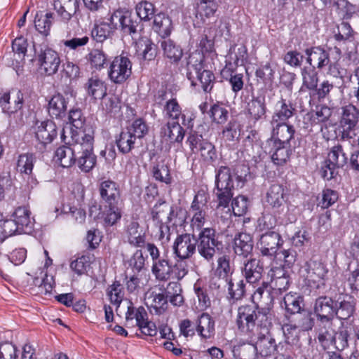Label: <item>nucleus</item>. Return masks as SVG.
I'll use <instances>...</instances> for the list:
<instances>
[{
	"label": "nucleus",
	"mask_w": 359,
	"mask_h": 359,
	"mask_svg": "<svg viewBox=\"0 0 359 359\" xmlns=\"http://www.w3.org/2000/svg\"><path fill=\"white\" fill-rule=\"evenodd\" d=\"M72 147L62 146L57 149L55 157L63 168L72 166L76 161L75 153H80V146L78 143L69 144Z\"/></svg>",
	"instance_id": "nucleus-16"
},
{
	"label": "nucleus",
	"mask_w": 359,
	"mask_h": 359,
	"mask_svg": "<svg viewBox=\"0 0 359 359\" xmlns=\"http://www.w3.org/2000/svg\"><path fill=\"white\" fill-rule=\"evenodd\" d=\"M266 201L274 210H279L283 206L286 202L283 187L278 184L271 185L266 193Z\"/></svg>",
	"instance_id": "nucleus-23"
},
{
	"label": "nucleus",
	"mask_w": 359,
	"mask_h": 359,
	"mask_svg": "<svg viewBox=\"0 0 359 359\" xmlns=\"http://www.w3.org/2000/svg\"><path fill=\"white\" fill-rule=\"evenodd\" d=\"M132 63L129 58L123 56L116 57L109 66L108 75L115 83H122L131 75Z\"/></svg>",
	"instance_id": "nucleus-7"
},
{
	"label": "nucleus",
	"mask_w": 359,
	"mask_h": 359,
	"mask_svg": "<svg viewBox=\"0 0 359 359\" xmlns=\"http://www.w3.org/2000/svg\"><path fill=\"white\" fill-rule=\"evenodd\" d=\"M198 152L200 153L202 158L208 163H212L217 159L215 147L208 140L202 143L201 147L198 148Z\"/></svg>",
	"instance_id": "nucleus-57"
},
{
	"label": "nucleus",
	"mask_w": 359,
	"mask_h": 359,
	"mask_svg": "<svg viewBox=\"0 0 359 359\" xmlns=\"http://www.w3.org/2000/svg\"><path fill=\"white\" fill-rule=\"evenodd\" d=\"M302 305L303 298L296 293L291 292L285 295L281 303V307L285 309L286 313L290 315L296 314L304 309Z\"/></svg>",
	"instance_id": "nucleus-31"
},
{
	"label": "nucleus",
	"mask_w": 359,
	"mask_h": 359,
	"mask_svg": "<svg viewBox=\"0 0 359 359\" xmlns=\"http://www.w3.org/2000/svg\"><path fill=\"white\" fill-rule=\"evenodd\" d=\"M203 62L201 52L196 50L190 53L187 58V76L192 86H198V81L203 90L208 93L212 90L215 77L211 71L204 69Z\"/></svg>",
	"instance_id": "nucleus-2"
},
{
	"label": "nucleus",
	"mask_w": 359,
	"mask_h": 359,
	"mask_svg": "<svg viewBox=\"0 0 359 359\" xmlns=\"http://www.w3.org/2000/svg\"><path fill=\"white\" fill-rule=\"evenodd\" d=\"M238 135V124L235 120L230 121L222 132V137L225 142H233Z\"/></svg>",
	"instance_id": "nucleus-61"
},
{
	"label": "nucleus",
	"mask_w": 359,
	"mask_h": 359,
	"mask_svg": "<svg viewBox=\"0 0 359 359\" xmlns=\"http://www.w3.org/2000/svg\"><path fill=\"white\" fill-rule=\"evenodd\" d=\"M219 4L217 0H200L197 4V15L202 19L209 18L215 15Z\"/></svg>",
	"instance_id": "nucleus-46"
},
{
	"label": "nucleus",
	"mask_w": 359,
	"mask_h": 359,
	"mask_svg": "<svg viewBox=\"0 0 359 359\" xmlns=\"http://www.w3.org/2000/svg\"><path fill=\"white\" fill-rule=\"evenodd\" d=\"M339 125L341 128V139L350 140L354 139L359 129V109L353 104L341 107Z\"/></svg>",
	"instance_id": "nucleus-6"
},
{
	"label": "nucleus",
	"mask_w": 359,
	"mask_h": 359,
	"mask_svg": "<svg viewBox=\"0 0 359 359\" xmlns=\"http://www.w3.org/2000/svg\"><path fill=\"white\" fill-rule=\"evenodd\" d=\"M296 315L294 323L297 325L301 331H309L313 328L314 320L309 311L303 309L299 313H296Z\"/></svg>",
	"instance_id": "nucleus-47"
},
{
	"label": "nucleus",
	"mask_w": 359,
	"mask_h": 359,
	"mask_svg": "<svg viewBox=\"0 0 359 359\" xmlns=\"http://www.w3.org/2000/svg\"><path fill=\"white\" fill-rule=\"evenodd\" d=\"M67 102L60 93L53 95L48 102V113L52 117L60 118L65 115Z\"/></svg>",
	"instance_id": "nucleus-35"
},
{
	"label": "nucleus",
	"mask_w": 359,
	"mask_h": 359,
	"mask_svg": "<svg viewBox=\"0 0 359 359\" xmlns=\"http://www.w3.org/2000/svg\"><path fill=\"white\" fill-rule=\"evenodd\" d=\"M209 195L203 190L198 191L191 205L193 212H207L208 210Z\"/></svg>",
	"instance_id": "nucleus-52"
},
{
	"label": "nucleus",
	"mask_w": 359,
	"mask_h": 359,
	"mask_svg": "<svg viewBox=\"0 0 359 359\" xmlns=\"http://www.w3.org/2000/svg\"><path fill=\"white\" fill-rule=\"evenodd\" d=\"M248 111L251 119L257 121L266 117L265 98L262 96L253 97L248 104Z\"/></svg>",
	"instance_id": "nucleus-30"
},
{
	"label": "nucleus",
	"mask_w": 359,
	"mask_h": 359,
	"mask_svg": "<svg viewBox=\"0 0 359 359\" xmlns=\"http://www.w3.org/2000/svg\"><path fill=\"white\" fill-rule=\"evenodd\" d=\"M147 316L145 309L142 306H140L137 309L133 306H128V311L126 314V326H138L144 319V317H147Z\"/></svg>",
	"instance_id": "nucleus-41"
},
{
	"label": "nucleus",
	"mask_w": 359,
	"mask_h": 359,
	"mask_svg": "<svg viewBox=\"0 0 359 359\" xmlns=\"http://www.w3.org/2000/svg\"><path fill=\"white\" fill-rule=\"evenodd\" d=\"M161 47L163 55L172 63L178 62L183 55L181 46L170 39H163L161 41Z\"/></svg>",
	"instance_id": "nucleus-29"
},
{
	"label": "nucleus",
	"mask_w": 359,
	"mask_h": 359,
	"mask_svg": "<svg viewBox=\"0 0 359 359\" xmlns=\"http://www.w3.org/2000/svg\"><path fill=\"white\" fill-rule=\"evenodd\" d=\"M181 292L182 288L180 284L178 282L173 281L170 282L167 285L164 294L169 299L172 304L174 306H180L184 302Z\"/></svg>",
	"instance_id": "nucleus-44"
},
{
	"label": "nucleus",
	"mask_w": 359,
	"mask_h": 359,
	"mask_svg": "<svg viewBox=\"0 0 359 359\" xmlns=\"http://www.w3.org/2000/svg\"><path fill=\"white\" fill-rule=\"evenodd\" d=\"M53 15L51 13H47L44 15H36L34 21L35 27L40 33L48 35L52 25Z\"/></svg>",
	"instance_id": "nucleus-56"
},
{
	"label": "nucleus",
	"mask_w": 359,
	"mask_h": 359,
	"mask_svg": "<svg viewBox=\"0 0 359 359\" xmlns=\"http://www.w3.org/2000/svg\"><path fill=\"white\" fill-rule=\"evenodd\" d=\"M15 233H19L20 230L16 226L14 220L12 219L1 220L0 222V242H3L6 238Z\"/></svg>",
	"instance_id": "nucleus-54"
},
{
	"label": "nucleus",
	"mask_w": 359,
	"mask_h": 359,
	"mask_svg": "<svg viewBox=\"0 0 359 359\" xmlns=\"http://www.w3.org/2000/svg\"><path fill=\"white\" fill-rule=\"evenodd\" d=\"M196 238L198 254L207 262H212L217 251L222 249L223 246L222 242L219 241V236L216 233V231L212 228H205L201 231Z\"/></svg>",
	"instance_id": "nucleus-5"
},
{
	"label": "nucleus",
	"mask_w": 359,
	"mask_h": 359,
	"mask_svg": "<svg viewBox=\"0 0 359 359\" xmlns=\"http://www.w3.org/2000/svg\"><path fill=\"white\" fill-rule=\"evenodd\" d=\"M355 312V302L351 297H348L339 302H336L335 316L340 320H348Z\"/></svg>",
	"instance_id": "nucleus-38"
},
{
	"label": "nucleus",
	"mask_w": 359,
	"mask_h": 359,
	"mask_svg": "<svg viewBox=\"0 0 359 359\" xmlns=\"http://www.w3.org/2000/svg\"><path fill=\"white\" fill-rule=\"evenodd\" d=\"M295 107L288 100L280 98L276 104L271 123H285L295 113Z\"/></svg>",
	"instance_id": "nucleus-15"
},
{
	"label": "nucleus",
	"mask_w": 359,
	"mask_h": 359,
	"mask_svg": "<svg viewBox=\"0 0 359 359\" xmlns=\"http://www.w3.org/2000/svg\"><path fill=\"white\" fill-rule=\"evenodd\" d=\"M307 55L306 61L312 66L311 68L318 69L327 66L330 62L329 53L320 46L307 48L305 50Z\"/></svg>",
	"instance_id": "nucleus-21"
},
{
	"label": "nucleus",
	"mask_w": 359,
	"mask_h": 359,
	"mask_svg": "<svg viewBox=\"0 0 359 359\" xmlns=\"http://www.w3.org/2000/svg\"><path fill=\"white\" fill-rule=\"evenodd\" d=\"M125 233L128 242L135 248H142L146 244V233L138 221L131 219L126 222Z\"/></svg>",
	"instance_id": "nucleus-11"
},
{
	"label": "nucleus",
	"mask_w": 359,
	"mask_h": 359,
	"mask_svg": "<svg viewBox=\"0 0 359 359\" xmlns=\"http://www.w3.org/2000/svg\"><path fill=\"white\" fill-rule=\"evenodd\" d=\"M69 119L71 123V124L75 128V129L72 128L70 126L65 127L62 130V133H63L64 130H67L66 135L69 137H70V135L68 133V130H71L72 131L75 130H80L83 131L81 130V128L83 127L84 122H85V118L83 116L81 111L80 109H72L69 111ZM62 133H61L62 135Z\"/></svg>",
	"instance_id": "nucleus-53"
},
{
	"label": "nucleus",
	"mask_w": 359,
	"mask_h": 359,
	"mask_svg": "<svg viewBox=\"0 0 359 359\" xmlns=\"http://www.w3.org/2000/svg\"><path fill=\"white\" fill-rule=\"evenodd\" d=\"M79 7V0H55L54 8L57 14L66 21L76 14Z\"/></svg>",
	"instance_id": "nucleus-26"
},
{
	"label": "nucleus",
	"mask_w": 359,
	"mask_h": 359,
	"mask_svg": "<svg viewBox=\"0 0 359 359\" xmlns=\"http://www.w3.org/2000/svg\"><path fill=\"white\" fill-rule=\"evenodd\" d=\"M210 116L215 123L223 124L228 119L229 111L222 104H215L211 107Z\"/></svg>",
	"instance_id": "nucleus-58"
},
{
	"label": "nucleus",
	"mask_w": 359,
	"mask_h": 359,
	"mask_svg": "<svg viewBox=\"0 0 359 359\" xmlns=\"http://www.w3.org/2000/svg\"><path fill=\"white\" fill-rule=\"evenodd\" d=\"M36 157L33 154L26 153L19 155L16 168L21 174L30 175L32 173Z\"/></svg>",
	"instance_id": "nucleus-42"
},
{
	"label": "nucleus",
	"mask_w": 359,
	"mask_h": 359,
	"mask_svg": "<svg viewBox=\"0 0 359 359\" xmlns=\"http://www.w3.org/2000/svg\"><path fill=\"white\" fill-rule=\"evenodd\" d=\"M332 109L326 105L316 107V111H312L306 114L304 120L311 122V125L318 124L327 121L332 115Z\"/></svg>",
	"instance_id": "nucleus-39"
},
{
	"label": "nucleus",
	"mask_w": 359,
	"mask_h": 359,
	"mask_svg": "<svg viewBox=\"0 0 359 359\" xmlns=\"http://www.w3.org/2000/svg\"><path fill=\"white\" fill-rule=\"evenodd\" d=\"M87 58L91 66L97 69L104 67L107 62V56L99 49H93L88 53Z\"/></svg>",
	"instance_id": "nucleus-60"
},
{
	"label": "nucleus",
	"mask_w": 359,
	"mask_h": 359,
	"mask_svg": "<svg viewBox=\"0 0 359 359\" xmlns=\"http://www.w3.org/2000/svg\"><path fill=\"white\" fill-rule=\"evenodd\" d=\"M269 324V309H259L255 304L242 305L238 308L236 325L240 331L251 333L259 327H267Z\"/></svg>",
	"instance_id": "nucleus-1"
},
{
	"label": "nucleus",
	"mask_w": 359,
	"mask_h": 359,
	"mask_svg": "<svg viewBox=\"0 0 359 359\" xmlns=\"http://www.w3.org/2000/svg\"><path fill=\"white\" fill-rule=\"evenodd\" d=\"M99 191L101 198L107 205H118L120 190L115 182L110 180L102 182Z\"/></svg>",
	"instance_id": "nucleus-20"
},
{
	"label": "nucleus",
	"mask_w": 359,
	"mask_h": 359,
	"mask_svg": "<svg viewBox=\"0 0 359 359\" xmlns=\"http://www.w3.org/2000/svg\"><path fill=\"white\" fill-rule=\"evenodd\" d=\"M31 212L26 207H18L12 215L20 233H28L32 231L34 225V219L30 217Z\"/></svg>",
	"instance_id": "nucleus-19"
},
{
	"label": "nucleus",
	"mask_w": 359,
	"mask_h": 359,
	"mask_svg": "<svg viewBox=\"0 0 359 359\" xmlns=\"http://www.w3.org/2000/svg\"><path fill=\"white\" fill-rule=\"evenodd\" d=\"M90 38L87 34L75 35L74 36L66 40H62L61 43L65 48L69 50H79L81 48L86 46L89 42Z\"/></svg>",
	"instance_id": "nucleus-50"
},
{
	"label": "nucleus",
	"mask_w": 359,
	"mask_h": 359,
	"mask_svg": "<svg viewBox=\"0 0 359 359\" xmlns=\"http://www.w3.org/2000/svg\"><path fill=\"white\" fill-rule=\"evenodd\" d=\"M196 331L203 338H210L215 332V321L207 313H202L196 322Z\"/></svg>",
	"instance_id": "nucleus-32"
},
{
	"label": "nucleus",
	"mask_w": 359,
	"mask_h": 359,
	"mask_svg": "<svg viewBox=\"0 0 359 359\" xmlns=\"http://www.w3.org/2000/svg\"><path fill=\"white\" fill-rule=\"evenodd\" d=\"M272 127L271 137L275 143L280 144H289L293 138L295 130L292 125L285 123H271Z\"/></svg>",
	"instance_id": "nucleus-14"
},
{
	"label": "nucleus",
	"mask_w": 359,
	"mask_h": 359,
	"mask_svg": "<svg viewBox=\"0 0 359 359\" xmlns=\"http://www.w3.org/2000/svg\"><path fill=\"white\" fill-rule=\"evenodd\" d=\"M67 130H64L61 139L65 144L78 143L80 146L81 156L78 158V166L83 172H88L92 170L96 163V157L93 154V137L84 131L68 130L70 137L66 135Z\"/></svg>",
	"instance_id": "nucleus-3"
},
{
	"label": "nucleus",
	"mask_w": 359,
	"mask_h": 359,
	"mask_svg": "<svg viewBox=\"0 0 359 359\" xmlns=\"http://www.w3.org/2000/svg\"><path fill=\"white\" fill-rule=\"evenodd\" d=\"M153 176L156 180L166 184L171 183L172 177L170 168L165 158H159L152 170Z\"/></svg>",
	"instance_id": "nucleus-36"
},
{
	"label": "nucleus",
	"mask_w": 359,
	"mask_h": 359,
	"mask_svg": "<svg viewBox=\"0 0 359 359\" xmlns=\"http://www.w3.org/2000/svg\"><path fill=\"white\" fill-rule=\"evenodd\" d=\"M233 251L238 256L248 257L253 249V241L250 234L240 233L233 240Z\"/></svg>",
	"instance_id": "nucleus-24"
},
{
	"label": "nucleus",
	"mask_w": 359,
	"mask_h": 359,
	"mask_svg": "<svg viewBox=\"0 0 359 359\" xmlns=\"http://www.w3.org/2000/svg\"><path fill=\"white\" fill-rule=\"evenodd\" d=\"M234 184L231 170L229 167L221 166L216 174L215 194L217 197V209L228 208L233 196Z\"/></svg>",
	"instance_id": "nucleus-4"
},
{
	"label": "nucleus",
	"mask_w": 359,
	"mask_h": 359,
	"mask_svg": "<svg viewBox=\"0 0 359 359\" xmlns=\"http://www.w3.org/2000/svg\"><path fill=\"white\" fill-rule=\"evenodd\" d=\"M135 11L137 15L142 20L149 21L153 17L154 18V6L147 1L139 2L135 6Z\"/></svg>",
	"instance_id": "nucleus-55"
},
{
	"label": "nucleus",
	"mask_w": 359,
	"mask_h": 359,
	"mask_svg": "<svg viewBox=\"0 0 359 359\" xmlns=\"http://www.w3.org/2000/svg\"><path fill=\"white\" fill-rule=\"evenodd\" d=\"M57 126L52 121L41 122L37 127L36 137L43 144L50 143L57 136Z\"/></svg>",
	"instance_id": "nucleus-27"
},
{
	"label": "nucleus",
	"mask_w": 359,
	"mask_h": 359,
	"mask_svg": "<svg viewBox=\"0 0 359 359\" xmlns=\"http://www.w3.org/2000/svg\"><path fill=\"white\" fill-rule=\"evenodd\" d=\"M302 85L299 92L315 90L318 86V73L313 68L304 67L302 69Z\"/></svg>",
	"instance_id": "nucleus-34"
},
{
	"label": "nucleus",
	"mask_w": 359,
	"mask_h": 359,
	"mask_svg": "<svg viewBox=\"0 0 359 359\" xmlns=\"http://www.w3.org/2000/svg\"><path fill=\"white\" fill-rule=\"evenodd\" d=\"M15 93L14 106L10 105V95L9 93H4L0 97V107H1L4 112L6 113H14L18 110H20L22 107L23 104V94L20 90H15L13 92Z\"/></svg>",
	"instance_id": "nucleus-33"
},
{
	"label": "nucleus",
	"mask_w": 359,
	"mask_h": 359,
	"mask_svg": "<svg viewBox=\"0 0 359 359\" xmlns=\"http://www.w3.org/2000/svg\"><path fill=\"white\" fill-rule=\"evenodd\" d=\"M88 94L95 99H101L106 95L107 87L104 82L97 77H92L86 83Z\"/></svg>",
	"instance_id": "nucleus-40"
},
{
	"label": "nucleus",
	"mask_w": 359,
	"mask_h": 359,
	"mask_svg": "<svg viewBox=\"0 0 359 359\" xmlns=\"http://www.w3.org/2000/svg\"><path fill=\"white\" fill-rule=\"evenodd\" d=\"M107 294L109 297L111 302L118 306L121 303L124 296L121 283L118 281L114 282V283L108 287Z\"/></svg>",
	"instance_id": "nucleus-59"
},
{
	"label": "nucleus",
	"mask_w": 359,
	"mask_h": 359,
	"mask_svg": "<svg viewBox=\"0 0 359 359\" xmlns=\"http://www.w3.org/2000/svg\"><path fill=\"white\" fill-rule=\"evenodd\" d=\"M281 237L275 231H269L263 234L259 242L261 253L264 256H273L281 245Z\"/></svg>",
	"instance_id": "nucleus-12"
},
{
	"label": "nucleus",
	"mask_w": 359,
	"mask_h": 359,
	"mask_svg": "<svg viewBox=\"0 0 359 359\" xmlns=\"http://www.w3.org/2000/svg\"><path fill=\"white\" fill-rule=\"evenodd\" d=\"M90 256L82 255L72 262L70 268L79 276L84 274L87 271V269L90 266Z\"/></svg>",
	"instance_id": "nucleus-64"
},
{
	"label": "nucleus",
	"mask_w": 359,
	"mask_h": 359,
	"mask_svg": "<svg viewBox=\"0 0 359 359\" xmlns=\"http://www.w3.org/2000/svg\"><path fill=\"white\" fill-rule=\"evenodd\" d=\"M147 301L156 314L163 313L168 308V298L163 293L151 292L147 297Z\"/></svg>",
	"instance_id": "nucleus-43"
},
{
	"label": "nucleus",
	"mask_w": 359,
	"mask_h": 359,
	"mask_svg": "<svg viewBox=\"0 0 359 359\" xmlns=\"http://www.w3.org/2000/svg\"><path fill=\"white\" fill-rule=\"evenodd\" d=\"M39 69L47 76H52L57 71L61 63L59 54L51 48L41 50L37 55Z\"/></svg>",
	"instance_id": "nucleus-10"
},
{
	"label": "nucleus",
	"mask_w": 359,
	"mask_h": 359,
	"mask_svg": "<svg viewBox=\"0 0 359 359\" xmlns=\"http://www.w3.org/2000/svg\"><path fill=\"white\" fill-rule=\"evenodd\" d=\"M160 135L170 143H182L185 130L178 122H168L161 128Z\"/></svg>",
	"instance_id": "nucleus-17"
},
{
	"label": "nucleus",
	"mask_w": 359,
	"mask_h": 359,
	"mask_svg": "<svg viewBox=\"0 0 359 359\" xmlns=\"http://www.w3.org/2000/svg\"><path fill=\"white\" fill-rule=\"evenodd\" d=\"M338 193L331 189H325L322 191L321 199L319 201L318 205L323 209H326L332 206L338 200Z\"/></svg>",
	"instance_id": "nucleus-63"
},
{
	"label": "nucleus",
	"mask_w": 359,
	"mask_h": 359,
	"mask_svg": "<svg viewBox=\"0 0 359 359\" xmlns=\"http://www.w3.org/2000/svg\"><path fill=\"white\" fill-rule=\"evenodd\" d=\"M290 150L288 144L275 143V151L271 156L273 162L278 165H284L289 159Z\"/></svg>",
	"instance_id": "nucleus-51"
},
{
	"label": "nucleus",
	"mask_w": 359,
	"mask_h": 359,
	"mask_svg": "<svg viewBox=\"0 0 359 359\" xmlns=\"http://www.w3.org/2000/svg\"><path fill=\"white\" fill-rule=\"evenodd\" d=\"M244 350L250 351L253 354L257 353L263 357H267L274 353L276 350V344L270 334H262L258 337L255 345H249L245 347Z\"/></svg>",
	"instance_id": "nucleus-13"
},
{
	"label": "nucleus",
	"mask_w": 359,
	"mask_h": 359,
	"mask_svg": "<svg viewBox=\"0 0 359 359\" xmlns=\"http://www.w3.org/2000/svg\"><path fill=\"white\" fill-rule=\"evenodd\" d=\"M137 139L126 129L123 130L116 139V144L120 152L128 154L135 147Z\"/></svg>",
	"instance_id": "nucleus-37"
},
{
	"label": "nucleus",
	"mask_w": 359,
	"mask_h": 359,
	"mask_svg": "<svg viewBox=\"0 0 359 359\" xmlns=\"http://www.w3.org/2000/svg\"><path fill=\"white\" fill-rule=\"evenodd\" d=\"M327 159L333 165H337L338 168H341L346 164L348 156L344 151L342 146L338 144L332 148L328 154Z\"/></svg>",
	"instance_id": "nucleus-49"
},
{
	"label": "nucleus",
	"mask_w": 359,
	"mask_h": 359,
	"mask_svg": "<svg viewBox=\"0 0 359 359\" xmlns=\"http://www.w3.org/2000/svg\"><path fill=\"white\" fill-rule=\"evenodd\" d=\"M226 281L228 283L229 298L233 301L241 299L245 292L243 280L230 278Z\"/></svg>",
	"instance_id": "nucleus-45"
},
{
	"label": "nucleus",
	"mask_w": 359,
	"mask_h": 359,
	"mask_svg": "<svg viewBox=\"0 0 359 359\" xmlns=\"http://www.w3.org/2000/svg\"><path fill=\"white\" fill-rule=\"evenodd\" d=\"M336 302L328 296H320L315 300L313 311L321 323L332 324L335 316Z\"/></svg>",
	"instance_id": "nucleus-8"
},
{
	"label": "nucleus",
	"mask_w": 359,
	"mask_h": 359,
	"mask_svg": "<svg viewBox=\"0 0 359 359\" xmlns=\"http://www.w3.org/2000/svg\"><path fill=\"white\" fill-rule=\"evenodd\" d=\"M151 272L158 281H167L172 274V265L167 257L153 262Z\"/></svg>",
	"instance_id": "nucleus-25"
},
{
	"label": "nucleus",
	"mask_w": 359,
	"mask_h": 359,
	"mask_svg": "<svg viewBox=\"0 0 359 359\" xmlns=\"http://www.w3.org/2000/svg\"><path fill=\"white\" fill-rule=\"evenodd\" d=\"M152 29L161 38L165 39L172 30V20L165 13H160L154 15Z\"/></svg>",
	"instance_id": "nucleus-28"
},
{
	"label": "nucleus",
	"mask_w": 359,
	"mask_h": 359,
	"mask_svg": "<svg viewBox=\"0 0 359 359\" xmlns=\"http://www.w3.org/2000/svg\"><path fill=\"white\" fill-rule=\"evenodd\" d=\"M112 31L108 22L102 21L95 24L91 36L97 42H102L110 36Z\"/></svg>",
	"instance_id": "nucleus-48"
},
{
	"label": "nucleus",
	"mask_w": 359,
	"mask_h": 359,
	"mask_svg": "<svg viewBox=\"0 0 359 359\" xmlns=\"http://www.w3.org/2000/svg\"><path fill=\"white\" fill-rule=\"evenodd\" d=\"M264 272L263 264L259 259H250L244 264L243 275L250 284L258 283L262 278Z\"/></svg>",
	"instance_id": "nucleus-18"
},
{
	"label": "nucleus",
	"mask_w": 359,
	"mask_h": 359,
	"mask_svg": "<svg viewBox=\"0 0 359 359\" xmlns=\"http://www.w3.org/2000/svg\"><path fill=\"white\" fill-rule=\"evenodd\" d=\"M197 238L191 233L178 236L173 244L174 254L181 260L189 259L196 252Z\"/></svg>",
	"instance_id": "nucleus-9"
},
{
	"label": "nucleus",
	"mask_w": 359,
	"mask_h": 359,
	"mask_svg": "<svg viewBox=\"0 0 359 359\" xmlns=\"http://www.w3.org/2000/svg\"><path fill=\"white\" fill-rule=\"evenodd\" d=\"M126 129L127 131H130L136 139L142 138L148 133V127L141 118L134 121L132 125Z\"/></svg>",
	"instance_id": "nucleus-62"
},
{
	"label": "nucleus",
	"mask_w": 359,
	"mask_h": 359,
	"mask_svg": "<svg viewBox=\"0 0 359 359\" xmlns=\"http://www.w3.org/2000/svg\"><path fill=\"white\" fill-rule=\"evenodd\" d=\"M306 278L314 283L323 282L328 272L325 266L320 261L310 259L305 265Z\"/></svg>",
	"instance_id": "nucleus-22"
}]
</instances>
